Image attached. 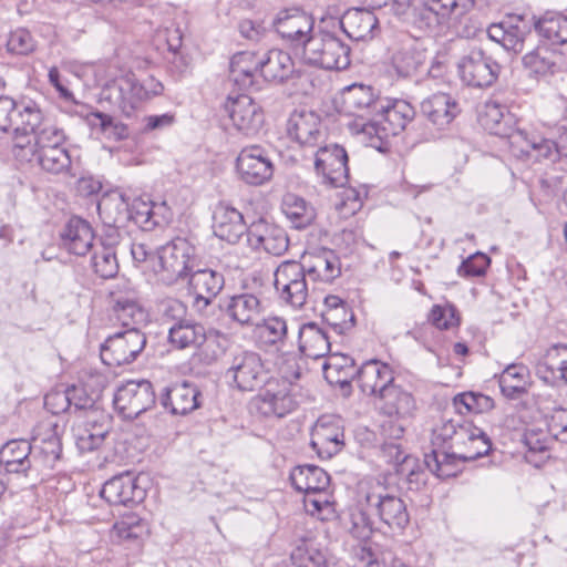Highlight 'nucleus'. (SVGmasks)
Returning a JSON list of instances; mask_svg holds the SVG:
<instances>
[{
  "label": "nucleus",
  "mask_w": 567,
  "mask_h": 567,
  "mask_svg": "<svg viewBox=\"0 0 567 567\" xmlns=\"http://www.w3.org/2000/svg\"><path fill=\"white\" fill-rule=\"evenodd\" d=\"M161 280L173 285L184 279L198 266L196 247L185 238L177 237L157 250Z\"/></svg>",
  "instance_id": "nucleus-7"
},
{
  "label": "nucleus",
  "mask_w": 567,
  "mask_h": 567,
  "mask_svg": "<svg viewBox=\"0 0 567 567\" xmlns=\"http://www.w3.org/2000/svg\"><path fill=\"white\" fill-rule=\"evenodd\" d=\"M379 400L380 409L389 416L406 419L413 416L416 411V402L412 393L395 384L394 381L382 392Z\"/></svg>",
  "instance_id": "nucleus-37"
},
{
  "label": "nucleus",
  "mask_w": 567,
  "mask_h": 567,
  "mask_svg": "<svg viewBox=\"0 0 567 567\" xmlns=\"http://www.w3.org/2000/svg\"><path fill=\"white\" fill-rule=\"evenodd\" d=\"M260 56L255 52L243 51L233 55L229 63V81L238 90H247L254 84V76L259 71Z\"/></svg>",
  "instance_id": "nucleus-43"
},
{
  "label": "nucleus",
  "mask_w": 567,
  "mask_h": 567,
  "mask_svg": "<svg viewBox=\"0 0 567 567\" xmlns=\"http://www.w3.org/2000/svg\"><path fill=\"white\" fill-rule=\"evenodd\" d=\"M65 134L63 130L53 124H44L37 134L34 142L29 140L25 144L16 142L12 154L20 162H33L34 156L45 153L49 150L65 148Z\"/></svg>",
  "instance_id": "nucleus-20"
},
{
  "label": "nucleus",
  "mask_w": 567,
  "mask_h": 567,
  "mask_svg": "<svg viewBox=\"0 0 567 567\" xmlns=\"http://www.w3.org/2000/svg\"><path fill=\"white\" fill-rule=\"evenodd\" d=\"M530 35V28L526 21L522 18L509 19L503 48L514 53H520Z\"/></svg>",
  "instance_id": "nucleus-57"
},
{
  "label": "nucleus",
  "mask_w": 567,
  "mask_h": 567,
  "mask_svg": "<svg viewBox=\"0 0 567 567\" xmlns=\"http://www.w3.org/2000/svg\"><path fill=\"white\" fill-rule=\"evenodd\" d=\"M198 388L190 382L175 383L159 395L162 406L173 415H186L200 406Z\"/></svg>",
  "instance_id": "nucleus-26"
},
{
  "label": "nucleus",
  "mask_w": 567,
  "mask_h": 567,
  "mask_svg": "<svg viewBox=\"0 0 567 567\" xmlns=\"http://www.w3.org/2000/svg\"><path fill=\"white\" fill-rule=\"evenodd\" d=\"M163 92V83L153 75L138 78L130 72L107 83L101 91V101L123 116L132 117Z\"/></svg>",
  "instance_id": "nucleus-2"
},
{
  "label": "nucleus",
  "mask_w": 567,
  "mask_h": 567,
  "mask_svg": "<svg viewBox=\"0 0 567 567\" xmlns=\"http://www.w3.org/2000/svg\"><path fill=\"white\" fill-rule=\"evenodd\" d=\"M343 431L334 425L319 420L311 433V447L321 458H330L344 445Z\"/></svg>",
  "instance_id": "nucleus-36"
},
{
  "label": "nucleus",
  "mask_w": 567,
  "mask_h": 567,
  "mask_svg": "<svg viewBox=\"0 0 567 567\" xmlns=\"http://www.w3.org/2000/svg\"><path fill=\"white\" fill-rule=\"evenodd\" d=\"M461 458L449 451L433 450L430 454H425V466L437 477L449 478L456 476Z\"/></svg>",
  "instance_id": "nucleus-52"
},
{
  "label": "nucleus",
  "mask_w": 567,
  "mask_h": 567,
  "mask_svg": "<svg viewBox=\"0 0 567 567\" xmlns=\"http://www.w3.org/2000/svg\"><path fill=\"white\" fill-rule=\"evenodd\" d=\"M415 110L405 100H381L377 113L369 120V126L374 128L379 138L395 136L405 130L414 118Z\"/></svg>",
  "instance_id": "nucleus-12"
},
{
  "label": "nucleus",
  "mask_w": 567,
  "mask_h": 567,
  "mask_svg": "<svg viewBox=\"0 0 567 567\" xmlns=\"http://www.w3.org/2000/svg\"><path fill=\"white\" fill-rule=\"evenodd\" d=\"M324 379L331 385H338L343 396H350L352 393V381L357 379L358 369L354 360L346 354L332 353L324 361Z\"/></svg>",
  "instance_id": "nucleus-33"
},
{
  "label": "nucleus",
  "mask_w": 567,
  "mask_h": 567,
  "mask_svg": "<svg viewBox=\"0 0 567 567\" xmlns=\"http://www.w3.org/2000/svg\"><path fill=\"white\" fill-rule=\"evenodd\" d=\"M219 307L233 322L243 328L258 326V322L262 320V302L257 295L251 292L227 297Z\"/></svg>",
  "instance_id": "nucleus-18"
},
{
  "label": "nucleus",
  "mask_w": 567,
  "mask_h": 567,
  "mask_svg": "<svg viewBox=\"0 0 567 567\" xmlns=\"http://www.w3.org/2000/svg\"><path fill=\"white\" fill-rule=\"evenodd\" d=\"M274 286L281 301L291 307L301 308L308 298L307 275L301 262L282 261L275 271Z\"/></svg>",
  "instance_id": "nucleus-11"
},
{
  "label": "nucleus",
  "mask_w": 567,
  "mask_h": 567,
  "mask_svg": "<svg viewBox=\"0 0 567 567\" xmlns=\"http://www.w3.org/2000/svg\"><path fill=\"white\" fill-rule=\"evenodd\" d=\"M454 405L460 413H483L494 408V401L482 393L465 392L454 398Z\"/></svg>",
  "instance_id": "nucleus-62"
},
{
  "label": "nucleus",
  "mask_w": 567,
  "mask_h": 567,
  "mask_svg": "<svg viewBox=\"0 0 567 567\" xmlns=\"http://www.w3.org/2000/svg\"><path fill=\"white\" fill-rule=\"evenodd\" d=\"M359 505L379 518L393 532H403L410 523L404 501L395 495L384 481L373 480L361 483Z\"/></svg>",
  "instance_id": "nucleus-3"
},
{
  "label": "nucleus",
  "mask_w": 567,
  "mask_h": 567,
  "mask_svg": "<svg viewBox=\"0 0 567 567\" xmlns=\"http://www.w3.org/2000/svg\"><path fill=\"white\" fill-rule=\"evenodd\" d=\"M381 99L374 93L370 85L354 83L343 89L341 104L346 113L354 116H374Z\"/></svg>",
  "instance_id": "nucleus-30"
},
{
  "label": "nucleus",
  "mask_w": 567,
  "mask_h": 567,
  "mask_svg": "<svg viewBox=\"0 0 567 567\" xmlns=\"http://www.w3.org/2000/svg\"><path fill=\"white\" fill-rule=\"evenodd\" d=\"M61 240L64 248L76 256H84L94 248L93 229L80 217L70 218L61 233Z\"/></svg>",
  "instance_id": "nucleus-34"
},
{
  "label": "nucleus",
  "mask_w": 567,
  "mask_h": 567,
  "mask_svg": "<svg viewBox=\"0 0 567 567\" xmlns=\"http://www.w3.org/2000/svg\"><path fill=\"white\" fill-rule=\"evenodd\" d=\"M187 277L188 290L194 296V306L198 310L206 309L225 285L223 274L210 268H194Z\"/></svg>",
  "instance_id": "nucleus-22"
},
{
  "label": "nucleus",
  "mask_w": 567,
  "mask_h": 567,
  "mask_svg": "<svg viewBox=\"0 0 567 567\" xmlns=\"http://www.w3.org/2000/svg\"><path fill=\"white\" fill-rule=\"evenodd\" d=\"M475 7V0H396L403 25L414 38L431 33L442 20L464 16Z\"/></svg>",
  "instance_id": "nucleus-1"
},
{
  "label": "nucleus",
  "mask_w": 567,
  "mask_h": 567,
  "mask_svg": "<svg viewBox=\"0 0 567 567\" xmlns=\"http://www.w3.org/2000/svg\"><path fill=\"white\" fill-rule=\"evenodd\" d=\"M350 53L349 44L329 31L313 32L302 41L303 62L324 70H346Z\"/></svg>",
  "instance_id": "nucleus-6"
},
{
  "label": "nucleus",
  "mask_w": 567,
  "mask_h": 567,
  "mask_svg": "<svg viewBox=\"0 0 567 567\" xmlns=\"http://www.w3.org/2000/svg\"><path fill=\"white\" fill-rule=\"evenodd\" d=\"M248 245L252 249L264 248L270 255L281 256L289 247V239L285 229L260 219L249 227Z\"/></svg>",
  "instance_id": "nucleus-28"
},
{
  "label": "nucleus",
  "mask_w": 567,
  "mask_h": 567,
  "mask_svg": "<svg viewBox=\"0 0 567 567\" xmlns=\"http://www.w3.org/2000/svg\"><path fill=\"white\" fill-rule=\"evenodd\" d=\"M535 29L537 33L551 44L567 43V17L563 14L546 13L540 18Z\"/></svg>",
  "instance_id": "nucleus-51"
},
{
  "label": "nucleus",
  "mask_w": 567,
  "mask_h": 567,
  "mask_svg": "<svg viewBox=\"0 0 567 567\" xmlns=\"http://www.w3.org/2000/svg\"><path fill=\"white\" fill-rule=\"evenodd\" d=\"M339 24L348 38L361 41L372 37L378 19L369 10L353 8L343 13Z\"/></svg>",
  "instance_id": "nucleus-40"
},
{
  "label": "nucleus",
  "mask_w": 567,
  "mask_h": 567,
  "mask_svg": "<svg viewBox=\"0 0 567 567\" xmlns=\"http://www.w3.org/2000/svg\"><path fill=\"white\" fill-rule=\"evenodd\" d=\"M265 391L255 396L251 408L265 417H284L296 409V401L287 385L267 383Z\"/></svg>",
  "instance_id": "nucleus-23"
},
{
  "label": "nucleus",
  "mask_w": 567,
  "mask_h": 567,
  "mask_svg": "<svg viewBox=\"0 0 567 567\" xmlns=\"http://www.w3.org/2000/svg\"><path fill=\"white\" fill-rule=\"evenodd\" d=\"M461 421L452 419H442L432 430V445L433 450L445 451L449 450L450 445L454 441V436L458 433L462 426Z\"/></svg>",
  "instance_id": "nucleus-64"
},
{
  "label": "nucleus",
  "mask_w": 567,
  "mask_h": 567,
  "mask_svg": "<svg viewBox=\"0 0 567 567\" xmlns=\"http://www.w3.org/2000/svg\"><path fill=\"white\" fill-rule=\"evenodd\" d=\"M331 496L327 491L305 495L306 512L321 520H329L334 516L336 509Z\"/></svg>",
  "instance_id": "nucleus-61"
},
{
  "label": "nucleus",
  "mask_w": 567,
  "mask_h": 567,
  "mask_svg": "<svg viewBox=\"0 0 567 567\" xmlns=\"http://www.w3.org/2000/svg\"><path fill=\"white\" fill-rule=\"evenodd\" d=\"M295 71V63L289 53L271 49L260 56L259 72L268 82L282 83Z\"/></svg>",
  "instance_id": "nucleus-39"
},
{
  "label": "nucleus",
  "mask_w": 567,
  "mask_h": 567,
  "mask_svg": "<svg viewBox=\"0 0 567 567\" xmlns=\"http://www.w3.org/2000/svg\"><path fill=\"white\" fill-rule=\"evenodd\" d=\"M100 495L110 505L130 506L144 499L145 489L137 484L132 473L125 472L106 481Z\"/></svg>",
  "instance_id": "nucleus-21"
},
{
  "label": "nucleus",
  "mask_w": 567,
  "mask_h": 567,
  "mask_svg": "<svg viewBox=\"0 0 567 567\" xmlns=\"http://www.w3.org/2000/svg\"><path fill=\"white\" fill-rule=\"evenodd\" d=\"M528 369L523 364H509L499 377L502 393L508 399H518L527 392Z\"/></svg>",
  "instance_id": "nucleus-48"
},
{
  "label": "nucleus",
  "mask_w": 567,
  "mask_h": 567,
  "mask_svg": "<svg viewBox=\"0 0 567 567\" xmlns=\"http://www.w3.org/2000/svg\"><path fill=\"white\" fill-rule=\"evenodd\" d=\"M110 231L111 234L106 235V241L118 246L121 258L131 257L135 266H140L150 258H153V250L146 244L135 243L126 231L120 230L116 224H114V229Z\"/></svg>",
  "instance_id": "nucleus-45"
},
{
  "label": "nucleus",
  "mask_w": 567,
  "mask_h": 567,
  "mask_svg": "<svg viewBox=\"0 0 567 567\" xmlns=\"http://www.w3.org/2000/svg\"><path fill=\"white\" fill-rule=\"evenodd\" d=\"M315 168L322 175L326 184L332 187L344 186L349 178L346 150L338 144L319 147L316 152Z\"/></svg>",
  "instance_id": "nucleus-15"
},
{
  "label": "nucleus",
  "mask_w": 567,
  "mask_h": 567,
  "mask_svg": "<svg viewBox=\"0 0 567 567\" xmlns=\"http://www.w3.org/2000/svg\"><path fill=\"white\" fill-rule=\"evenodd\" d=\"M224 378L231 389L255 391L268 382V370L259 353L236 348L226 354Z\"/></svg>",
  "instance_id": "nucleus-5"
},
{
  "label": "nucleus",
  "mask_w": 567,
  "mask_h": 567,
  "mask_svg": "<svg viewBox=\"0 0 567 567\" xmlns=\"http://www.w3.org/2000/svg\"><path fill=\"white\" fill-rule=\"evenodd\" d=\"M33 162L51 174H61L71 167V157L66 148L49 150L34 156Z\"/></svg>",
  "instance_id": "nucleus-60"
},
{
  "label": "nucleus",
  "mask_w": 567,
  "mask_h": 567,
  "mask_svg": "<svg viewBox=\"0 0 567 567\" xmlns=\"http://www.w3.org/2000/svg\"><path fill=\"white\" fill-rule=\"evenodd\" d=\"M272 27L282 39L302 45V41L313 29V20L303 10L290 8L277 13Z\"/></svg>",
  "instance_id": "nucleus-24"
},
{
  "label": "nucleus",
  "mask_w": 567,
  "mask_h": 567,
  "mask_svg": "<svg viewBox=\"0 0 567 567\" xmlns=\"http://www.w3.org/2000/svg\"><path fill=\"white\" fill-rule=\"evenodd\" d=\"M523 65L538 75L554 74L557 64L553 60V53L546 48H536L523 56Z\"/></svg>",
  "instance_id": "nucleus-59"
},
{
  "label": "nucleus",
  "mask_w": 567,
  "mask_h": 567,
  "mask_svg": "<svg viewBox=\"0 0 567 567\" xmlns=\"http://www.w3.org/2000/svg\"><path fill=\"white\" fill-rule=\"evenodd\" d=\"M53 398L65 402L68 409H73L74 412H84V415L91 410L100 409L96 405V400L87 393L85 388L80 385H72L64 393H58Z\"/></svg>",
  "instance_id": "nucleus-58"
},
{
  "label": "nucleus",
  "mask_w": 567,
  "mask_h": 567,
  "mask_svg": "<svg viewBox=\"0 0 567 567\" xmlns=\"http://www.w3.org/2000/svg\"><path fill=\"white\" fill-rule=\"evenodd\" d=\"M147 342L141 329H124L110 336L101 346V359L109 367L130 364L143 351Z\"/></svg>",
  "instance_id": "nucleus-9"
},
{
  "label": "nucleus",
  "mask_w": 567,
  "mask_h": 567,
  "mask_svg": "<svg viewBox=\"0 0 567 567\" xmlns=\"http://www.w3.org/2000/svg\"><path fill=\"white\" fill-rule=\"evenodd\" d=\"M0 463L9 473H27L33 464L32 445L27 440H12L0 450Z\"/></svg>",
  "instance_id": "nucleus-38"
},
{
  "label": "nucleus",
  "mask_w": 567,
  "mask_h": 567,
  "mask_svg": "<svg viewBox=\"0 0 567 567\" xmlns=\"http://www.w3.org/2000/svg\"><path fill=\"white\" fill-rule=\"evenodd\" d=\"M505 110L506 107L496 101L485 102L482 111L480 112V122L482 126L491 134H505L507 124L505 121Z\"/></svg>",
  "instance_id": "nucleus-56"
},
{
  "label": "nucleus",
  "mask_w": 567,
  "mask_h": 567,
  "mask_svg": "<svg viewBox=\"0 0 567 567\" xmlns=\"http://www.w3.org/2000/svg\"><path fill=\"white\" fill-rule=\"evenodd\" d=\"M155 400V391L150 381L132 380L116 390L113 404L123 417L135 419L151 409Z\"/></svg>",
  "instance_id": "nucleus-14"
},
{
  "label": "nucleus",
  "mask_w": 567,
  "mask_h": 567,
  "mask_svg": "<svg viewBox=\"0 0 567 567\" xmlns=\"http://www.w3.org/2000/svg\"><path fill=\"white\" fill-rule=\"evenodd\" d=\"M355 381L363 394L379 399L394 381V374L389 364L379 360H369L358 369Z\"/></svg>",
  "instance_id": "nucleus-29"
},
{
  "label": "nucleus",
  "mask_w": 567,
  "mask_h": 567,
  "mask_svg": "<svg viewBox=\"0 0 567 567\" xmlns=\"http://www.w3.org/2000/svg\"><path fill=\"white\" fill-rule=\"evenodd\" d=\"M236 171L244 183L259 186L271 179L275 165L270 153L265 147L249 145L237 155Z\"/></svg>",
  "instance_id": "nucleus-13"
},
{
  "label": "nucleus",
  "mask_w": 567,
  "mask_h": 567,
  "mask_svg": "<svg viewBox=\"0 0 567 567\" xmlns=\"http://www.w3.org/2000/svg\"><path fill=\"white\" fill-rule=\"evenodd\" d=\"M458 75L463 83L473 87H489L498 79L501 65L482 49L473 48L457 62Z\"/></svg>",
  "instance_id": "nucleus-10"
},
{
  "label": "nucleus",
  "mask_w": 567,
  "mask_h": 567,
  "mask_svg": "<svg viewBox=\"0 0 567 567\" xmlns=\"http://www.w3.org/2000/svg\"><path fill=\"white\" fill-rule=\"evenodd\" d=\"M286 131L288 136L305 147H315L323 138L320 117L311 111H295L290 114Z\"/></svg>",
  "instance_id": "nucleus-25"
},
{
  "label": "nucleus",
  "mask_w": 567,
  "mask_h": 567,
  "mask_svg": "<svg viewBox=\"0 0 567 567\" xmlns=\"http://www.w3.org/2000/svg\"><path fill=\"white\" fill-rule=\"evenodd\" d=\"M298 339L300 352L308 358L320 359L330 352L329 337L316 322L303 323L299 329Z\"/></svg>",
  "instance_id": "nucleus-42"
},
{
  "label": "nucleus",
  "mask_w": 567,
  "mask_h": 567,
  "mask_svg": "<svg viewBox=\"0 0 567 567\" xmlns=\"http://www.w3.org/2000/svg\"><path fill=\"white\" fill-rule=\"evenodd\" d=\"M213 230L216 237L229 244H237L246 235L248 240V230L243 214L235 207L226 203H219L213 216Z\"/></svg>",
  "instance_id": "nucleus-27"
},
{
  "label": "nucleus",
  "mask_w": 567,
  "mask_h": 567,
  "mask_svg": "<svg viewBox=\"0 0 567 567\" xmlns=\"http://www.w3.org/2000/svg\"><path fill=\"white\" fill-rule=\"evenodd\" d=\"M111 430V416L102 409L91 410L75 427L78 447L83 452L93 451L102 445Z\"/></svg>",
  "instance_id": "nucleus-19"
},
{
  "label": "nucleus",
  "mask_w": 567,
  "mask_h": 567,
  "mask_svg": "<svg viewBox=\"0 0 567 567\" xmlns=\"http://www.w3.org/2000/svg\"><path fill=\"white\" fill-rule=\"evenodd\" d=\"M31 445L34 463L40 460L44 465H52L60 458L62 453L60 439L52 431H50L47 437L41 440L33 436Z\"/></svg>",
  "instance_id": "nucleus-54"
},
{
  "label": "nucleus",
  "mask_w": 567,
  "mask_h": 567,
  "mask_svg": "<svg viewBox=\"0 0 567 567\" xmlns=\"http://www.w3.org/2000/svg\"><path fill=\"white\" fill-rule=\"evenodd\" d=\"M301 266L313 282L331 284L341 275L339 258L329 249L305 255Z\"/></svg>",
  "instance_id": "nucleus-32"
},
{
  "label": "nucleus",
  "mask_w": 567,
  "mask_h": 567,
  "mask_svg": "<svg viewBox=\"0 0 567 567\" xmlns=\"http://www.w3.org/2000/svg\"><path fill=\"white\" fill-rule=\"evenodd\" d=\"M225 110L234 126L246 135L258 133L264 124L261 107L247 94H239L236 97L228 96Z\"/></svg>",
  "instance_id": "nucleus-17"
},
{
  "label": "nucleus",
  "mask_w": 567,
  "mask_h": 567,
  "mask_svg": "<svg viewBox=\"0 0 567 567\" xmlns=\"http://www.w3.org/2000/svg\"><path fill=\"white\" fill-rule=\"evenodd\" d=\"M555 437L543 429H527L524 434V444L527 447L526 458L535 466L539 465L545 458L549 457V451Z\"/></svg>",
  "instance_id": "nucleus-47"
},
{
  "label": "nucleus",
  "mask_w": 567,
  "mask_h": 567,
  "mask_svg": "<svg viewBox=\"0 0 567 567\" xmlns=\"http://www.w3.org/2000/svg\"><path fill=\"white\" fill-rule=\"evenodd\" d=\"M291 485L305 495L327 491L330 485L329 474L316 465H299L290 473Z\"/></svg>",
  "instance_id": "nucleus-41"
},
{
  "label": "nucleus",
  "mask_w": 567,
  "mask_h": 567,
  "mask_svg": "<svg viewBox=\"0 0 567 567\" xmlns=\"http://www.w3.org/2000/svg\"><path fill=\"white\" fill-rule=\"evenodd\" d=\"M164 205L157 206L152 202L135 199L128 210V217L143 230H153L161 224V218L155 208H163Z\"/></svg>",
  "instance_id": "nucleus-55"
},
{
  "label": "nucleus",
  "mask_w": 567,
  "mask_h": 567,
  "mask_svg": "<svg viewBox=\"0 0 567 567\" xmlns=\"http://www.w3.org/2000/svg\"><path fill=\"white\" fill-rule=\"evenodd\" d=\"M282 212L296 229H303L316 218L315 208L303 198L287 194L282 199Z\"/></svg>",
  "instance_id": "nucleus-49"
},
{
  "label": "nucleus",
  "mask_w": 567,
  "mask_h": 567,
  "mask_svg": "<svg viewBox=\"0 0 567 567\" xmlns=\"http://www.w3.org/2000/svg\"><path fill=\"white\" fill-rule=\"evenodd\" d=\"M123 203L112 198H103L97 204L99 216L103 221L100 245L93 248L91 266L94 272L103 279H110L118 272V246L106 241V235L114 229V224L125 218V210L120 209Z\"/></svg>",
  "instance_id": "nucleus-4"
},
{
  "label": "nucleus",
  "mask_w": 567,
  "mask_h": 567,
  "mask_svg": "<svg viewBox=\"0 0 567 567\" xmlns=\"http://www.w3.org/2000/svg\"><path fill=\"white\" fill-rule=\"evenodd\" d=\"M289 567H328L324 554L313 545L298 546L290 556Z\"/></svg>",
  "instance_id": "nucleus-63"
},
{
  "label": "nucleus",
  "mask_w": 567,
  "mask_h": 567,
  "mask_svg": "<svg viewBox=\"0 0 567 567\" xmlns=\"http://www.w3.org/2000/svg\"><path fill=\"white\" fill-rule=\"evenodd\" d=\"M461 111L458 101L443 92L434 93L421 103V113L439 130L447 127Z\"/></svg>",
  "instance_id": "nucleus-31"
},
{
  "label": "nucleus",
  "mask_w": 567,
  "mask_h": 567,
  "mask_svg": "<svg viewBox=\"0 0 567 567\" xmlns=\"http://www.w3.org/2000/svg\"><path fill=\"white\" fill-rule=\"evenodd\" d=\"M18 118L16 117L12 131L16 134L28 135L37 134L39 130L48 124L43 122L41 110L32 101L20 102L18 109Z\"/></svg>",
  "instance_id": "nucleus-50"
},
{
  "label": "nucleus",
  "mask_w": 567,
  "mask_h": 567,
  "mask_svg": "<svg viewBox=\"0 0 567 567\" xmlns=\"http://www.w3.org/2000/svg\"><path fill=\"white\" fill-rule=\"evenodd\" d=\"M492 442L487 434L470 421H464L449 452L458 456L463 462L475 461L488 454Z\"/></svg>",
  "instance_id": "nucleus-16"
},
{
  "label": "nucleus",
  "mask_w": 567,
  "mask_h": 567,
  "mask_svg": "<svg viewBox=\"0 0 567 567\" xmlns=\"http://www.w3.org/2000/svg\"><path fill=\"white\" fill-rule=\"evenodd\" d=\"M113 319L125 329H141L147 323L148 313L141 306L138 292L127 281L117 282L109 292Z\"/></svg>",
  "instance_id": "nucleus-8"
},
{
  "label": "nucleus",
  "mask_w": 567,
  "mask_h": 567,
  "mask_svg": "<svg viewBox=\"0 0 567 567\" xmlns=\"http://www.w3.org/2000/svg\"><path fill=\"white\" fill-rule=\"evenodd\" d=\"M537 375L548 384L567 383V344L549 348L536 367Z\"/></svg>",
  "instance_id": "nucleus-35"
},
{
  "label": "nucleus",
  "mask_w": 567,
  "mask_h": 567,
  "mask_svg": "<svg viewBox=\"0 0 567 567\" xmlns=\"http://www.w3.org/2000/svg\"><path fill=\"white\" fill-rule=\"evenodd\" d=\"M206 340V330L203 324L185 319L175 322L168 330V341L177 349L197 348Z\"/></svg>",
  "instance_id": "nucleus-44"
},
{
  "label": "nucleus",
  "mask_w": 567,
  "mask_h": 567,
  "mask_svg": "<svg viewBox=\"0 0 567 567\" xmlns=\"http://www.w3.org/2000/svg\"><path fill=\"white\" fill-rule=\"evenodd\" d=\"M530 158L536 161L547 159L551 163L567 157V135L560 134L557 140L544 137L538 134V141H535Z\"/></svg>",
  "instance_id": "nucleus-53"
},
{
  "label": "nucleus",
  "mask_w": 567,
  "mask_h": 567,
  "mask_svg": "<svg viewBox=\"0 0 567 567\" xmlns=\"http://www.w3.org/2000/svg\"><path fill=\"white\" fill-rule=\"evenodd\" d=\"M426 52L415 45L403 47L392 56V65L401 78H412L424 66Z\"/></svg>",
  "instance_id": "nucleus-46"
}]
</instances>
